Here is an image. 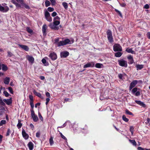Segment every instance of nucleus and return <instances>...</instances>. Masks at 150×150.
<instances>
[{
	"instance_id": "nucleus-1",
	"label": "nucleus",
	"mask_w": 150,
	"mask_h": 150,
	"mask_svg": "<svg viewBox=\"0 0 150 150\" xmlns=\"http://www.w3.org/2000/svg\"><path fill=\"white\" fill-rule=\"evenodd\" d=\"M60 18L58 16L54 18L53 22L50 23L49 25V27L52 29L58 30L59 29V27L57 26L60 24Z\"/></svg>"
},
{
	"instance_id": "nucleus-2",
	"label": "nucleus",
	"mask_w": 150,
	"mask_h": 150,
	"mask_svg": "<svg viewBox=\"0 0 150 150\" xmlns=\"http://www.w3.org/2000/svg\"><path fill=\"white\" fill-rule=\"evenodd\" d=\"M44 15L45 18L47 21L49 22L52 21V19L50 16V14L46 9L44 10Z\"/></svg>"
},
{
	"instance_id": "nucleus-3",
	"label": "nucleus",
	"mask_w": 150,
	"mask_h": 150,
	"mask_svg": "<svg viewBox=\"0 0 150 150\" xmlns=\"http://www.w3.org/2000/svg\"><path fill=\"white\" fill-rule=\"evenodd\" d=\"M140 82H142V81L140 80H135L133 81L130 83V86L129 88V90H131L137 84Z\"/></svg>"
},
{
	"instance_id": "nucleus-4",
	"label": "nucleus",
	"mask_w": 150,
	"mask_h": 150,
	"mask_svg": "<svg viewBox=\"0 0 150 150\" xmlns=\"http://www.w3.org/2000/svg\"><path fill=\"white\" fill-rule=\"evenodd\" d=\"M113 50L114 51H122V47L120 44H115L113 46Z\"/></svg>"
},
{
	"instance_id": "nucleus-5",
	"label": "nucleus",
	"mask_w": 150,
	"mask_h": 150,
	"mask_svg": "<svg viewBox=\"0 0 150 150\" xmlns=\"http://www.w3.org/2000/svg\"><path fill=\"white\" fill-rule=\"evenodd\" d=\"M118 62L119 65L121 67L126 68L127 66V62L123 59L118 60Z\"/></svg>"
},
{
	"instance_id": "nucleus-6",
	"label": "nucleus",
	"mask_w": 150,
	"mask_h": 150,
	"mask_svg": "<svg viewBox=\"0 0 150 150\" xmlns=\"http://www.w3.org/2000/svg\"><path fill=\"white\" fill-rule=\"evenodd\" d=\"M138 88L135 87L134 88L131 90V93L133 94H134L136 96H138L140 95V92L139 91H137Z\"/></svg>"
},
{
	"instance_id": "nucleus-7",
	"label": "nucleus",
	"mask_w": 150,
	"mask_h": 150,
	"mask_svg": "<svg viewBox=\"0 0 150 150\" xmlns=\"http://www.w3.org/2000/svg\"><path fill=\"white\" fill-rule=\"evenodd\" d=\"M69 55V52L67 51H64L60 53L61 57L62 58H66Z\"/></svg>"
},
{
	"instance_id": "nucleus-8",
	"label": "nucleus",
	"mask_w": 150,
	"mask_h": 150,
	"mask_svg": "<svg viewBox=\"0 0 150 150\" xmlns=\"http://www.w3.org/2000/svg\"><path fill=\"white\" fill-rule=\"evenodd\" d=\"M49 57L52 60H54L57 59V55L56 53L54 52L50 53L49 55Z\"/></svg>"
},
{
	"instance_id": "nucleus-9",
	"label": "nucleus",
	"mask_w": 150,
	"mask_h": 150,
	"mask_svg": "<svg viewBox=\"0 0 150 150\" xmlns=\"http://www.w3.org/2000/svg\"><path fill=\"white\" fill-rule=\"evenodd\" d=\"M22 134L23 138L27 140L29 138L28 135L27 134L25 130L23 129H22Z\"/></svg>"
},
{
	"instance_id": "nucleus-10",
	"label": "nucleus",
	"mask_w": 150,
	"mask_h": 150,
	"mask_svg": "<svg viewBox=\"0 0 150 150\" xmlns=\"http://www.w3.org/2000/svg\"><path fill=\"white\" fill-rule=\"evenodd\" d=\"M18 45L20 48L26 51H28L29 50V48L27 46L19 44H18Z\"/></svg>"
},
{
	"instance_id": "nucleus-11",
	"label": "nucleus",
	"mask_w": 150,
	"mask_h": 150,
	"mask_svg": "<svg viewBox=\"0 0 150 150\" xmlns=\"http://www.w3.org/2000/svg\"><path fill=\"white\" fill-rule=\"evenodd\" d=\"M63 41L65 45L68 44H72L74 42V40H72L70 41L68 39H66L64 40H63Z\"/></svg>"
},
{
	"instance_id": "nucleus-12",
	"label": "nucleus",
	"mask_w": 150,
	"mask_h": 150,
	"mask_svg": "<svg viewBox=\"0 0 150 150\" xmlns=\"http://www.w3.org/2000/svg\"><path fill=\"white\" fill-rule=\"evenodd\" d=\"M8 10L9 8L8 7L6 6L4 7L0 5V11L3 12H6Z\"/></svg>"
},
{
	"instance_id": "nucleus-13",
	"label": "nucleus",
	"mask_w": 150,
	"mask_h": 150,
	"mask_svg": "<svg viewBox=\"0 0 150 150\" xmlns=\"http://www.w3.org/2000/svg\"><path fill=\"white\" fill-rule=\"evenodd\" d=\"M3 101L7 105H11L12 102L11 98H10L9 99H4Z\"/></svg>"
},
{
	"instance_id": "nucleus-14",
	"label": "nucleus",
	"mask_w": 150,
	"mask_h": 150,
	"mask_svg": "<svg viewBox=\"0 0 150 150\" xmlns=\"http://www.w3.org/2000/svg\"><path fill=\"white\" fill-rule=\"evenodd\" d=\"M94 63L93 62H89L83 66V68H86L89 67H93L94 66Z\"/></svg>"
},
{
	"instance_id": "nucleus-15",
	"label": "nucleus",
	"mask_w": 150,
	"mask_h": 150,
	"mask_svg": "<svg viewBox=\"0 0 150 150\" xmlns=\"http://www.w3.org/2000/svg\"><path fill=\"white\" fill-rule=\"evenodd\" d=\"M127 59L129 60L128 63L129 64H132L134 63V60L133 56L131 55H129L128 56Z\"/></svg>"
},
{
	"instance_id": "nucleus-16",
	"label": "nucleus",
	"mask_w": 150,
	"mask_h": 150,
	"mask_svg": "<svg viewBox=\"0 0 150 150\" xmlns=\"http://www.w3.org/2000/svg\"><path fill=\"white\" fill-rule=\"evenodd\" d=\"M27 59L29 62L31 64H33L34 62V59L32 56H28L27 57Z\"/></svg>"
},
{
	"instance_id": "nucleus-17",
	"label": "nucleus",
	"mask_w": 150,
	"mask_h": 150,
	"mask_svg": "<svg viewBox=\"0 0 150 150\" xmlns=\"http://www.w3.org/2000/svg\"><path fill=\"white\" fill-rule=\"evenodd\" d=\"M47 27V25L46 24H44L42 27V30L44 35L46 34V33Z\"/></svg>"
},
{
	"instance_id": "nucleus-18",
	"label": "nucleus",
	"mask_w": 150,
	"mask_h": 150,
	"mask_svg": "<svg viewBox=\"0 0 150 150\" xmlns=\"http://www.w3.org/2000/svg\"><path fill=\"white\" fill-rule=\"evenodd\" d=\"M34 144L33 143L31 142H29L28 144V146L30 150H33V148Z\"/></svg>"
},
{
	"instance_id": "nucleus-19",
	"label": "nucleus",
	"mask_w": 150,
	"mask_h": 150,
	"mask_svg": "<svg viewBox=\"0 0 150 150\" xmlns=\"http://www.w3.org/2000/svg\"><path fill=\"white\" fill-rule=\"evenodd\" d=\"M135 102L138 104L143 107H145V104L143 102L140 101L136 100H135Z\"/></svg>"
},
{
	"instance_id": "nucleus-20",
	"label": "nucleus",
	"mask_w": 150,
	"mask_h": 150,
	"mask_svg": "<svg viewBox=\"0 0 150 150\" xmlns=\"http://www.w3.org/2000/svg\"><path fill=\"white\" fill-rule=\"evenodd\" d=\"M10 81V78L8 77H6L4 79V83L5 84H8Z\"/></svg>"
},
{
	"instance_id": "nucleus-21",
	"label": "nucleus",
	"mask_w": 150,
	"mask_h": 150,
	"mask_svg": "<svg viewBox=\"0 0 150 150\" xmlns=\"http://www.w3.org/2000/svg\"><path fill=\"white\" fill-rule=\"evenodd\" d=\"M126 51L128 53H131L132 54L135 53L134 51L132 50V48H127L126 49Z\"/></svg>"
},
{
	"instance_id": "nucleus-22",
	"label": "nucleus",
	"mask_w": 150,
	"mask_h": 150,
	"mask_svg": "<svg viewBox=\"0 0 150 150\" xmlns=\"http://www.w3.org/2000/svg\"><path fill=\"white\" fill-rule=\"evenodd\" d=\"M33 93L36 96H38V97L41 98L42 96V95L41 94L37 92L36 91L34 90L33 91Z\"/></svg>"
},
{
	"instance_id": "nucleus-23",
	"label": "nucleus",
	"mask_w": 150,
	"mask_h": 150,
	"mask_svg": "<svg viewBox=\"0 0 150 150\" xmlns=\"http://www.w3.org/2000/svg\"><path fill=\"white\" fill-rule=\"evenodd\" d=\"M21 120H18V123L17 125L18 128L19 129H20L22 127V124L21 123Z\"/></svg>"
},
{
	"instance_id": "nucleus-24",
	"label": "nucleus",
	"mask_w": 150,
	"mask_h": 150,
	"mask_svg": "<svg viewBox=\"0 0 150 150\" xmlns=\"http://www.w3.org/2000/svg\"><path fill=\"white\" fill-rule=\"evenodd\" d=\"M144 67V65L141 64V65H137L136 66V67L137 68V70H141Z\"/></svg>"
},
{
	"instance_id": "nucleus-25",
	"label": "nucleus",
	"mask_w": 150,
	"mask_h": 150,
	"mask_svg": "<svg viewBox=\"0 0 150 150\" xmlns=\"http://www.w3.org/2000/svg\"><path fill=\"white\" fill-rule=\"evenodd\" d=\"M107 37L112 36L111 31L110 30H108L107 32Z\"/></svg>"
},
{
	"instance_id": "nucleus-26",
	"label": "nucleus",
	"mask_w": 150,
	"mask_h": 150,
	"mask_svg": "<svg viewBox=\"0 0 150 150\" xmlns=\"http://www.w3.org/2000/svg\"><path fill=\"white\" fill-rule=\"evenodd\" d=\"M65 45L63 40L62 41H59V43H58L57 45L58 47L62 46Z\"/></svg>"
},
{
	"instance_id": "nucleus-27",
	"label": "nucleus",
	"mask_w": 150,
	"mask_h": 150,
	"mask_svg": "<svg viewBox=\"0 0 150 150\" xmlns=\"http://www.w3.org/2000/svg\"><path fill=\"white\" fill-rule=\"evenodd\" d=\"M42 62L45 66H48L49 65L48 62H47L46 60L44 59H42Z\"/></svg>"
},
{
	"instance_id": "nucleus-28",
	"label": "nucleus",
	"mask_w": 150,
	"mask_h": 150,
	"mask_svg": "<svg viewBox=\"0 0 150 150\" xmlns=\"http://www.w3.org/2000/svg\"><path fill=\"white\" fill-rule=\"evenodd\" d=\"M122 53L120 52H117L115 53V56L116 57H120L122 55Z\"/></svg>"
},
{
	"instance_id": "nucleus-29",
	"label": "nucleus",
	"mask_w": 150,
	"mask_h": 150,
	"mask_svg": "<svg viewBox=\"0 0 150 150\" xmlns=\"http://www.w3.org/2000/svg\"><path fill=\"white\" fill-rule=\"evenodd\" d=\"M2 69L4 71H5L7 70L8 68L7 67L6 65H5L4 64H2Z\"/></svg>"
},
{
	"instance_id": "nucleus-30",
	"label": "nucleus",
	"mask_w": 150,
	"mask_h": 150,
	"mask_svg": "<svg viewBox=\"0 0 150 150\" xmlns=\"http://www.w3.org/2000/svg\"><path fill=\"white\" fill-rule=\"evenodd\" d=\"M32 117L33 118V121L34 122H36L38 121V118L37 116L35 115L33 116V117Z\"/></svg>"
},
{
	"instance_id": "nucleus-31",
	"label": "nucleus",
	"mask_w": 150,
	"mask_h": 150,
	"mask_svg": "<svg viewBox=\"0 0 150 150\" xmlns=\"http://www.w3.org/2000/svg\"><path fill=\"white\" fill-rule=\"evenodd\" d=\"M129 142L132 144L133 145L136 146V142L134 140H129Z\"/></svg>"
},
{
	"instance_id": "nucleus-32",
	"label": "nucleus",
	"mask_w": 150,
	"mask_h": 150,
	"mask_svg": "<svg viewBox=\"0 0 150 150\" xmlns=\"http://www.w3.org/2000/svg\"><path fill=\"white\" fill-rule=\"evenodd\" d=\"M45 5L46 7L50 6V2L48 0H46L45 1Z\"/></svg>"
},
{
	"instance_id": "nucleus-33",
	"label": "nucleus",
	"mask_w": 150,
	"mask_h": 150,
	"mask_svg": "<svg viewBox=\"0 0 150 150\" xmlns=\"http://www.w3.org/2000/svg\"><path fill=\"white\" fill-rule=\"evenodd\" d=\"M49 143L51 146H52L54 143V142L52 137H51L49 139Z\"/></svg>"
},
{
	"instance_id": "nucleus-34",
	"label": "nucleus",
	"mask_w": 150,
	"mask_h": 150,
	"mask_svg": "<svg viewBox=\"0 0 150 150\" xmlns=\"http://www.w3.org/2000/svg\"><path fill=\"white\" fill-rule=\"evenodd\" d=\"M62 4L63 6H64V8L65 9H67V8H68V6L67 4V3L64 2L63 3H62Z\"/></svg>"
},
{
	"instance_id": "nucleus-35",
	"label": "nucleus",
	"mask_w": 150,
	"mask_h": 150,
	"mask_svg": "<svg viewBox=\"0 0 150 150\" xmlns=\"http://www.w3.org/2000/svg\"><path fill=\"white\" fill-rule=\"evenodd\" d=\"M103 65L102 64H100V63H96V65H95V67L97 68H100Z\"/></svg>"
},
{
	"instance_id": "nucleus-36",
	"label": "nucleus",
	"mask_w": 150,
	"mask_h": 150,
	"mask_svg": "<svg viewBox=\"0 0 150 150\" xmlns=\"http://www.w3.org/2000/svg\"><path fill=\"white\" fill-rule=\"evenodd\" d=\"M122 118L123 120L125 122H127L129 121V119L127 118L125 115H123Z\"/></svg>"
},
{
	"instance_id": "nucleus-37",
	"label": "nucleus",
	"mask_w": 150,
	"mask_h": 150,
	"mask_svg": "<svg viewBox=\"0 0 150 150\" xmlns=\"http://www.w3.org/2000/svg\"><path fill=\"white\" fill-rule=\"evenodd\" d=\"M108 39L109 42L111 43L113 42V40L112 38V37H108Z\"/></svg>"
},
{
	"instance_id": "nucleus-38",
	"label": "nucleus",
	"mask_w": 150,
	"mask_h": 150,
	"mask_svg": "<svg viewBox=\"0 0 150 150\" xmlns=\"http://www.w3.org/2000/svg\"><path fill=\"white\" fill-rule=\"evenodd\" d=\"M8 56L9 57H11L13 56V54L9 51H7Z\"/></svg>"
},
{
	"instance_id": "nucleus-39",
	"label": "nucleus",
	"mask_w": 150,
	"mask_h": 150,
	"mask_svg": "<svg viewBox=\"0 0 150 150\" xmlns=\"http://www.w3.org/2000/svg\"><path fill=\"white\" fill-rule=\"evenodd\" d=\"M26 29L28 32L30 33H31L33 32L32 30L30 29L29 27H27Z\"/></svg>"
},
{
	"instance_id": "nucleus-40",
	"label": "nucleus",
	"mask_w": 150,
	"mask_h": 150,
	"mask_svg": "<svg viewBox=\"0 0 150 150\" xmlns=\"http://www.w3.org/2000/svg\"><path fill=\"white\" fill-rule=\"evenodd\" d=\"M125 112H126V113L128 115H133L132 113V112H130L129 111V110H128L127 109L125 110Z\"/></svg>"
},
{
	"instance_id": "nucleus-41",
	"label": "nucleus",
	"mask_w": 150,
	"mask_h": 150,
	"mask_svg": "<svg viewBox=\"0 0 150 150\" xmlns=\"http://www.w3.org/2000/svg\"><path fill=\"white\" fill-rule=\"evenodd\" d=\"M59 134L60 135L62 139H64L66 140H67V138L64 135H63L62 134V133L61 132H59Z\"/></svg>"
},
{
	"instance_id": "nucleus-42",
	"label": "nucleus",
	"mask_w": 150,
	"mask_h": 150,
	"mask_svg": "<svg viewBox=\"0 0 150 150\" xmlns=\"http://www.w3.org/2000/svg\"><path fill=\"white\" fill-rule=\"evenodd\" d=\"M54 10V9L53 8H52L51 7H49L47 8V11H48L49 12H52Z\"/></svg>"
},
{
	"instance_id": "nucleus-43",
	"label": "nucleus",
	"mask_w": 150,
	"mask_h": 150,
	"mask_svg": "<svg viewBox=\"0 0 150 150\" xmlns=\"http://www.w3.org/2000/svg\"><path fill=\"white\" fill-rule=\"evenodd\" d=\"M0 105L3 106H4L5 105V104L3 100L1 99H0Z\"/></svg>"
},
{
	"instance_id": "nucleus-44",
	"label": "nucleus",
	"mask_w": 150,
	"mask_h": 150,
	"mask_svg": "<svg viewBox=\"0 0 150 150\" xmlns=\"http://www.w3.org/2000/svg\"><path fill=\"white\" fill-rule=\"evenodd\" d=\"M30 111H31V117H33V116L36 115L35 114L34 111L33 110V109L31 110H30Z\"/></svg>"
},
{
	"instance_id": "nucleus-45",
	"label": "nucleus",
	"mask_w": 150,
	"mask_h": 150,
	"mask_svg": "<svg viewBox=\"0 0 150 150\" xmlns=\"http://www.w3.org/2000/svg\"><path fill=\"white\" fill-rule=\"evenodd\" d=\"M59 38H55L54 40V43L56 45H57L58 43H59Z\"/></svg>"
},
{
	"instance_id": "nucleus-46",
	"label": "nucleus",
	"mask_w": 150,
	"mask_h": 150,
	"mask_svg": "<svg viewBox=\"0 0 150 150\" xmlns=\"http://www.w3.org/2000/svg\"><path fill=\"white\" fill-rule=\"evenodd\" d=\"M11 133V130L9 129H8L6 134V136H8Z\"/></svg>"
},
{
	"instance_id": "nucleus-47",
	"label": "nucleus",
	"mask_w": 150,
	"mask_h": 150,
	"mask_svg": "<svg viewBox=\"0 0 150 150\" xmlns=\"http://www.w3.org/2000/svg\"><path fill=\"white\" fill-rule=\"evenodd\" d=\"M8 89L9 91L10 92V93L11 94L13 93V89L11 87H9L8 88Z\"/></svg>"
},
{
	"instance_id": "nucleus-48",
	"label": "nucleus",
	"mask_w": 150,
	"mask_h": 150,
	"mask_svg": "<svg viewBox=\"0 0 150 150\" xmlns=\"http://www.w3.org/2000/svg\"><path fill=\"white\" fill-rule=\"evenodd\" d=\"M4 96L6 97H8L9 96V94L6 91H4Z\"/></svg>"
},
{
	"instance_id": "nucleus-49",
	"label": "nucleus",
	"mask_w": 150,
	"mask_h": 150,
	"mask_svg": "<svg viewBox=\"0 0 150 150\" xmlns=\"http://www.w3.org/2000/svg\"><path fill=\"white\" fill-rule=\"evenodd\" d=\"M0 123L1 125L5 124L6 123V121L4 120H2L1 121Z\"/></svg>"
},
{
	"instance_id": "nucleus-50",
	"label": "nucleus",
	"mask_w": 150,
	"mask_h": 150,
	"mask_svg": "<svg viewBox=\"0 0 150 150\" xmlns=\"http://www.w3.org/2000/svg\"><path fill=\"white\" fill-rule=\"evenodd\" d=\"M38 116L40 119L41 121H43V118L41 114L39 112L38 113Z\"/></svg>"
},
{
	"instance_id": "nucleus-51",
	"label": "nucleus",
	"mask_w": 150,
	"mask_h": 150,
	"mask_svg": "<svg viewBox=\"0 0 150 150\" xmlns=\"http://www.w3.org/2000/svg\"><path fill=\"white\" fill-rule=\"evenodd\" d=\"M51 1L52 4V5H55L56 3L55 0H50Z\"/></svg>"
},
{
	"instance_id": "nucleus-52",
	"label": "nucleus",
	"mask_w": 150,
	"mask_h": 150,
	"mask_svg": "<svg viewBox=\"0 0 150 150\" xmlns=\"http://www.w3.org/2000/svg\"><path fill=\"white\" fill-rule=\"evenodd\" d=\"M40 136V132H38L36 134V136L38 138H39Z\"/></svg>"
},
{
	"instance_id": "nucleus-53",
	"label": "nucleus",
	"mask_w": 150,
	"mask_h": 150,
	"mask_svg": "<svg viewBox=\"0 0 150 150\" xmlns=\"http://www.w3.org/2000/svg\"><path fill=\"white\" fill-rule=\"evenodd\" d=\"M123 75L121 74H119L118 75V76L119 79H122Z\"/></svg>"
},
{
	"instance_id": "nucleus-54",
	"label": "nucleus",
	"mask_w": 150,
	"mask_h": 150,
	"mask_svg": "<svg viewBox=\"0 0 150 150\" xmlns=\"http://www.w3.org/2000/svg\"><path fill=\"white\" fill-rule=\"evenodd\" d=\"M115 11L116 12H117V13H119V14L120 15V16L122 17V14L121 13V12L118 11V10H117V9H115Z\"/></svg>"
},
{
	"instance_id": "nucleus-55",
	"label": "nucleus",
	"mask_w": 150,
	"mask_h": 150,
	"mask_svg": "<svg viewBox=\"0 0 150 150\" xmlns=\"http://www.w3.org/2000/svg\"><path fill=\"white\" fill-rule=\"evenodd\" d=\"M57 15V13L55 12H53L52 14V17L55 16Z\"/></svg>"
},
{
	"instance_id": "nucleus-56",
	"label": "nucleus",
	"mask_w": 150,
	"mask_h": 150,
	"mask_svg": "<svg viewBox=\"0 0 150 150\" xmlns=\"http://www.w3.org/2000/svg\"><path fill=\"white\" fill-rule=\"evenodd\" d=\"M50 100V99L49 98H47L46 99V104L47 105Z\"/></svg>"
},
{
	"instance_id": "nucleus-57",
	"label": "nucleus",
	"mask_w": 150,
	"mask_h": 150,
	"mask_svg": "<svg viewBox=\"0 0 150 150\" xmlns=\"http://www.w3.org/2000/svg\"><path fill=\"white\" fill-rule=\"evenodd\" d=\"M120 5L122 7H125L126 5V4L125 3L120 4Z\"/></svg>"
},
{
	"instance_id": "nucleus-58",
	"label": "nucleus",
	"mask_w": 150,
	"mask_h": 150,
	"mask_svg": "<svg viewBox=\"0 0 150 150\" xmlns=\"http://www.w3.org/2000/svg\"><path fill=\"white\" fill-rule=\"evenodd\" d=\"M138 150H145V149L141 147H138L137 148Z\"/></svg>"
},
{
	"instance_id": "nucleus-59",
	"label": "nucleus",
	"mask_w": 150,
	"mask_h": 150,
	"mask_svg": "<svg viewBox=\"0 0 150 150\" xmlns=\"http://www.w3.org/2000/svg\"><path fill=\"white\" fill-rule=\"evenodd\" d=\"M149 8V6L148 4H146L144 6V8L146 9H148Z\"/></svg>"
},
{
	"instance_id": "nucleus-60",
	"label": "nucleus",
	"mask_w": 150,
	"mask_h": 150,
	"mask_svg": "<svg viewBox=\"0 0 150 150\" xmlns=\"http://www.w3.org/2000/svg\"><path fill=\"white\" fill-rule=\"evenodd\" d=\"M134 127L133 126L130 127V131L131 132H133L134 130Z\"/></svg>"
},
{
	"instance_id": "nucleus-61",
	"label": "nucleus",
	"mask_w": 150,
	"mask_h": 150,
	"mask_svg": "<svg viewBox=\"0 0 150 150\" xmlns=\"http://www.w3.org/2000/svg\"><path fill=\"white\" fill-rule=\"evenodd\" d=\"M29 98H30L31 100H33V97L32 95H29Z\"/></svg>"
},
{
	"instance_id": "nucleus-62",
	"label": "nucleus",
	"mask_w": 150,
	"mask_h": 150,
	"mask_svg": "<svg viewBox=\"0 0 150 150\" xmlns=\"http://www.w3.org/2000/svg\"><path fill=\"white\" fill-rule=\"evenodd\" d=\"M30 126L31 128L32 129H33L34 128V126L31 123L30 125Z\"/></svg>"
},
{
	"instance_id": "nucleus-63",
	"label": "nucleus",
	"mask_w": 150,
	"mask_h": 150,
	"mask_svg": "<svg viewBox=\"0 0 150 150\" xmlns=\"http://www.w3.org/2000/svg\"><path fill=\"white\" fill-rule=\"evenodd\" d=\"M147 36L148 38L150 39V32H148L147 34Z\"/></svg>"
},
{
	"instance_id": "nucleus-64",
	"label": "nucleus",
	"mask_w": 150,
	"mask_h": 150,
	"mask_svg": "<svg viewBox=\"0 0 150 150\" xmlns=\"http://www.w3.org/2000/svg\"><path fill=\"white\" fill-rule=\"evenodd\" d=\"M15 5H16V6L17 7H20V4L17 3H15Z\"/></svg>"
}]
</instances>
